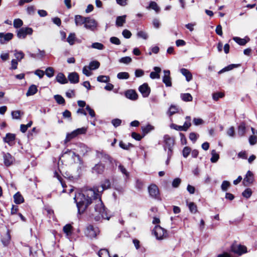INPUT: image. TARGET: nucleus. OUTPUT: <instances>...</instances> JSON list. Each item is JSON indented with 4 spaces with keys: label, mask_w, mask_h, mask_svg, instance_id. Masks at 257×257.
<instances>
[{
    "label": "nucleus",
    "mask_w": 257,
    "mask_h": 257,
    "mask_svg": "<svg viewBox=\"0 0 257 257\" xmlns=\"http://www.w3.org/2000/svg\"><path fill=\"white\" fill-rule=\"evenodd\" d=\"M86 17H84L81 15H77L75 16V23L77 26H81L86 22Z\"/></svg>",
    "instance_id": "obj_23"
},
{
    "label": "nucleus",
    "mask_w": 257,
    "mask_h": 257,
    "mask_svg": "<svg viewBox=\"0 0 257 257\" xmlns=\"http://www.w3.org/2000/svg\"><path fill=\"white\" fill-rule=\"evenodd\" d=\"M33 30L30 27H22L17 31V35L19 39H25L27 35H31Z\"/></svg>",
    "instance_id": "obj_5"
},
{
    "label": "nucleus",
    "mask_w": 257,
    "mask_h": 257,
    "mask_svg": "<svg viewBox=\"0 0 257 257\" xmlns=\"http://www.w3.org/2000/svg\"><path fill=\"white\" fill-rule=\"evenodd\" d=\"M199 135L194 132H191L189 134V138L193 143H195L199 137Z\"/></svg>",
    "instance_id": "obj_55"
},
{
    "label": "nucleus",
    "mask_w": 257,
    "mask_h": 257,
    "mask_svg": "<svg viewBox=\"0 0 257 257\" xmlns=\"http://www.w3.org/2000/svg\"><path fill=\"white\" fill-rule=\"evenodd\" d=\"M254 181L253 174V173L248 170L244 179H243V184L245 186H248L249 184H252Z\"/></svg>",
    "instance_id": "obj_15"
},
{
    "label": "nucleus",
    "mask_w": 257,
    "mask_h": 257,
    "mask_svg": "<svg viewBox=\"0 0 257 257\" xmlns=\"http://www.w3.org/2000/svg\"><path fill=\"white\" fill-rule=\"evenodd\" d=\"M170 126L171 128L176 131H184V128L182 125H179L175 123H171Z\"/></svg>",
    "instance_id": "obj_60"
},
{
    "label": "nucleus",
    "mask_w": 257,
    "mask_h": 257,
    "mask_svg": "<svg viewBox=\"0 0 257 257\" xmlns=\"http://www.w3.org/2000/svg\"><path fill=\"white\" fill-rule=\"evenodd\" d=\"M120 63L128 64L132 61V58L129 56H125L120 58L118 60Z\"/></svg>",
    "instance_id": "obj_51"
},
{
    "label": "nucleus",
    "mask_w": 257,
    "mask_h": 257,
    "mask_svg": "<svg viewBox=\"0 0 257 257\" xmlns=\"http://www.w3.org/2000/svg\"><path fill=\"white\" fill-rule=\"evenodd\" d=\"M122 35L125 39H129L132 36L131 32L127 29H124L122 31Z\"/></svg>",
    "instance_id": "obj_63"
},
{
    "label": "nucleus",
    "mask_w": 257,
    "mask_h": 257,
    "mask_svg": "<svg viewBox=\"0 0 257 257\" xmlns=\"http://www.w3.org/2000/svg\"><path fill=\"white\" fill-rule=\"evenodd\" d=\"M68 80L70 83L77 84L79 82V76L78 74L76 72H70L68 75Z\"/></svg>",
    "instance_id": "obj_18"
},
{
    "label": "nucleus",
    "mask_w": 257,
    "mask_h": 257,
    "mask_svg": "<svg viewBox=\"0 0 257 257\" xmlns=\"http://www.w3.org/2000/svg\"><path fill=\"white\" fill-rule=\"evenodd\" d=\"M131 136L133 139L138 141H141L142 139L144 137L143 135L141 136L139 134L136 132H133L132 133Z\"/></svg>",
    "instance_id": "obj_61"
},
{
    "label": "nucleus",
    "mask_w": 257,
    "mask_h": 257,
    "mask_svg": "<svg viewBox=\"0 0 257 257\" xmlns=\"http://www.w3.org/2000/svg\"><path fill=\"white\" fill-rule=\"evenodd\" d=\"M91 47L93 49L101 50H103L105 48L104 45L101 43L94 42L91 44Z\"/></svg>",
    "instance_id": "obj_45"
},
{
    "label": "nucleus",
    "mask_w": 257,
    "mask_h": 257,
    "mask_svg": "<svg viewBox=\"0 0 257 257\" xmlns=\"http://www.w3.org/2000/svg\"><path fill=\"white\" fill-rule=\"evenodd\" d=\"M252 192L250 188H247L245 189L242 193V195L243 197L248 199L252 195Z\"/></svg>",
    "instance_id": "obj_47"
},
{
    "label": "nucleus",
    "mask_w": 257,
    "mask_h": 257,
    "mask_svg": "<svg viewBox=\"0 0 257 257\" xmlns=\"http://www.w3.org/2000/svg\"><path fill=\"white\" fill-rule=\"evenodd\" d=\"M101 156L102 161L109 164V168L110 169H113L117 166V161L111 157L109 155L106 154L104 151H101L98 153Z\"/></svg>",
    "instance_id": "obj_2"
},
{
    "label": "nucleus",
    "mask_w": 257,
    "mask_h": 257,
    "mask_svg": "<svg viewBox=\"0 0 257 257\" xmlns=\"http://www.w3.org/2000/svg\"><path fill=\"white\" fill-rule=\"evenodd\" d=\"M54 69L52 67H49L46 68L45 70V74L48 77H52L54 76Z\"/></svg>",
    "instance_id": "obj_52"
},
{
    "label": "nucleus",
    "mask_w": 257,
    "mask_h": 257,
    "mask_svg": "<svg viewBox=\"0 0 257 257\" xmlns=\"http://www.w3.org/2000/svg\"><path fill=\"white\" fill-rule=\"evenodd\" d=\"M181 183V179L180 178H175L172 183V186L173 188H178Z\"/></svg>",
    "instance_id": "obj_56"
},
{
    "label": "nucleus",
    "mask_w": 257,
    "mask_h": 257,
    "mask_svg": "<svg viewBox=\"0 0 257 257\" xmlns=\"http://www.w3.org/2000/svg\"><path fill=\"white\" fill-rule=\"evenodd\" d=\"M124 96L126 98L132 100H136L138 98V95L136 90L134 89L126 90L124 92Z\"/></svg>",
    "instance_id": "obj_17"
},
{
    "label": "nucleus",
    "mask_w": 257,
    "mask_h": 257,
    "mask_svg": "<svg viewBox=\"0 0 257 257\" xmlns=\"http://www.w3.org/2000/svg\"><path fill=\"white\" fill-rule=\"evenodd\" d=\"M154 71L150 73V77L151 79H159L160 78V73L161 72V68L159 67L155 66L153 68Z\"/></svg>",
    "instance_id": "obj_21"
},
{
    "label": "nucleus",
    "mask_w": 257,
    "mask_h": 257,
    "mask_svg": "<svg viewBox=\"0 0 257 257\" xmlns=\"http://www.w3.org/2000/svg\"><path fill=\"white\" fill-rule=\"evenodd\" d=\"M163 72L164 73V75L162 79L163 82L165 84L166 87H171L172 86V81L170 77V70H164Z\"/></svg>",
    "instance_id": "obj_14"
},
{
    "label": "nucleus",
    "mask_w": 257,
    "mask_h": 257,
    "mask_svg": "<svg viewBox=\"0 0 257 257\" xmlns=\"http://www.w3.org/2000/svg\"><path fill=\"white\" fill-rule=\"evenodd\" d=\"M109 41L111 43L116 45H120L121 43L120 40L116 37H110Z\"/></svg>",
    "instance_id": "obj_58"
},
{
    "label": "nucleus",
    "mask_w": 257,
    "mask_h": 257,
    "mask_svg": "<svg viewBox=\"0 0 257 257\" xmlns=\"http://www.w3.org/2000/svg\"><path fill=\"white\" fill-rule=\"evenodd\" d=\"M187 203L190 211L192 213H196L197 211V207L196 205L193 202H190L189 203L187 202Z\"/></svg>",
    "instance_id": "obj_41"
},
{
    "label": "nucleus",
    "mask_w": 257,
    "mask_h": 257,
    "mask_svg": "<svg viewBox=\"0 0 257 257\" xmlns=\"http://www.w3.org/2000/svg\"><path fill=\"white\" fill-rule=\"evenodd\" d=\"M164 142L165 145L164 149L166 151L167 148H173L174 145V140L168 135H165L164 136Z\"/></svg>",
    "instance_id": "obj_13"
},
{
    "label": "nucleus",
    "mask_w": 257,
    "mask_h": 257,
    "mask_svg": "<svg viewBox=\"0 0 257 257\" xmlns=\"http://www.w3.org/2000/svg\"><path fill=\"white\" fill-rule=\"evenodd\" d=\"M211 154V158L210 159V161L213 163H216L219 158V155L216 153L215 150H212Z\"/></svg>",
    "instance_id": "obj_38"
},
{
    "label": "nucleus",
    "mask_w": 257,
    "mask_h": 257,
    "mask_svg": "<svg viewBox=\"0 0 257 257\" xmlns=\"http://www.w3.org/2000/svg\"><path fill=\"white\" fill-rule=\"evenodd\" d=\"M153 233L158 240H162L167 237L168 233L167 230L159 225H156L153 230Z\"/></svg>",
    "instance_id": "obj_3"
},
{
    "label": "nucleus",
    "mask_w": 257,
    "mask_h": 257,
    "mask_svg": "<svg viewBox=\"0 0 257 257\" xmlns=\"http://www.w3.org/2000/svg\"><path fill=\"white\" fill-rule=\"evenodd\" d=\"M11 239V236L9 231H8L7 233V236L5 238H2L1 240L5 246H7L9 245Z\"/></svg>",
    "instance_id": "obj_46"
},
{
    "label": "nucleus",
    "mask_w": 257,
    "mask_h": 257,
    "mask_svg": "<svg viewBox=\"0 0 257 257\" xmlns=\"http://www.w3.org/2000/svg\"><path fill=\"white\" fill-rule=\"evenodd\" d=\"M126 15L118 16L116 17L115 25L117 27H122L126 22Z\"/></svg>",
    "instance_id": "obj_26"
},
{
    "label": "nucleus",
    "mask_w": 257,
    "mask_h": 257,
    "mask_svg": "<svg viewBox=\"0 0 257 257\" xmlns=\"http://www.w3.org/2000/svg\"><path fill=\"white\" fill-rule=\"evenodd\" d=\"M230 182L228 181L224 180L222 182L221 184V189L223 191L225 192L228 190V188L230 187Z\"/></svg>",
    "instance_id": "obj_53"
},
{
    "label": "nucleus",
    "mask_w": 257,
    "mask_h": 257,
    "mask_svg": "<svg viewBox=\"0 0 257 257\" xmlns=\"http://www.w3.org/2000/svg\"><path fill=\"white\" fill-rule=\"evenodd\" d=\"M230 249L231 251L240 255L247 252V248L246 246L241 244H238L236 242H234L231 244Z\"/></svg>",
    "instance_id": "obj_7"
},
{
    "label": "nucleus",
    "mask_w": 257,
    "mask_h": 257,
    "mask_svg": "<svg viewBox=\"0 0 257 257\" xmlns=\"http://www.w3.org/2000/svg\"><path fill=\"white\" fill-rule=\"evenodd\" d=\"M98 255L99 257H111L108 250L105 248L100 249Z\"/></svg>",
    "instance_id": "obj_40"
},
{
    "label": "nucleus",
    "mask_w": 257,
    "mask_h": 257,
    "mask_svg": "<svg viewBox=\"0 0 257 257\" xmlns=\"http://www.w3.org/2000/svg\"><path fill=\"white\" fill-rule=\"evenodd\" d=\"M137 36L138 38H142L144 40H147L149 38L148 33L143 31H138L137 33Z\"/></svg>",
    "instance_id": "obj_43"
},
{
    "label": "nucleus",
    "mask_w": 257,
    "mask_h": 257,
    "mask_svg": "<svg viewBox=\"0 0 257 257\" xmlns=\"http://www.w3.org/2000/svg\"><path fill=\"white\" fill-rule=\"evenodd\" d=\"M87 131V128L82 127L77 128L70 133H67L65 139V143H67L70 141L72 139L76 137L79 135L85 134Z\"/></svg>",
    "instance_id": "obj_4"
},
{
    "label": "nucleus",
    "mask_w": 257,
    "mask_h": 257,
    "mask_svg": "<svg viewBox=\"0 0 257 257\" xmlns=\"http://www.w3.org/2000/svg\"><path fill=\"white\" fill-rule=\"evenodd\" d=\"M148 9H153L157 13H159L160 11V8L158 6L157 4L155 2L151 1L149 3V6L147 7Z\"/></svg>",
    "instance_id": "obj_32"
},
{
    "label": "nucleus",
    "mask_w": 257,
    "mask_h": 257,
    "mask_svg": "<svg viewBox=\"0 0 257 257\" xmlns=\"http://www.w3.org/2000/svg\"><path fill=\"white\" fill-rule=\"evenodd\" d=\"M84 27L86 29L93 31L97 27V22L95 20L92 19L90 17H86V22H85Z\"/></svg>",
    "instance_id": "obj_11"
},
{
    "label": "nucleus",
    "mask_w": 257,
    "mask_h": 257,
    "mask_svg": "<svg viewBox=\"0 0 257 257\" xmlns=\"http://www.w3.org/2000/svg\"><path fill=\"white\" fill-rule=\"evenodd\" d=\"M97 80L100 82L108 83L110 81L108 76L99 75L97 77Z\"/></svg>",
    "instance_id": "obj_44"
},
{
    "label": "nucleus",
    "mask_w": 257,
    "mask_h": 257,
    "mask_svg": "<svg viewBox=\"0 0 257 257\" xmlns=\"http://www.w3.org/2000/svg\"><path fill=\"white\" fill-rule=\"evenodd\" d=\"M105 168V166L104 164L101 162H99L92 168L91 172L97 175H101L103 173Z\"/></svg>",
    "instance_id": "obj_10"
},
{
    "label": "nucleus",
    "mask_w": 257,
    "mask_h": 257,
    "mask_svg": "<svg viewBox=\"0 0 257 257\" xmlns=\"http://www.w3.org/2000/svg\"><path fill=\"white\" fill-rule=\"evenodd\" d=\"M139 91L144 97H147L151 93V88L147 83H144L139 86Z\"/></svg>",
    "instance_id": "obj_9"
},
{
    "label": "nucleus",
    "mask_w": 257,
    "mask_h": 257,
    "mask_svg": "<svg viewBox=\"0 0 257 257\" xmlns=\"http://www.w3.org/2000/svg\"><path fill=\"white\" fill-rule=\"evenodd\" d=\"M180 72L184 75L187 81L189 82L192 79V75L191 73L186 68H181L180 69Z\"/></svg>",
    "instance_id": "obj_24"
},
{
    "label": "nucleus",
    "mask_w": 257,
    "mask_h": 257,
    "mask_svg": "<svg viewBox=\"0 0 257 257\" xmlns=\"http://www.w3.org/2000/svg\"><path fill=\"white\" fill-rule=\"evenodd\" d=\"M38 91L37 87L36 85L32 84L29 87L26 93L27 96H30L35 94Z\"/></svg>",
    "instance_id": "obj_27"
},
{
    "label": "nucleus",
    "mask_w": 257,
    "mask_h": 257,
    "mask_svg": "<svg viewBox=\"0 0 257 257\" xmlns=\"http://www.w3.org/2000/svg\"><path fill=\"white\" fill-rule=\"evenodd\" d=\"M240 66L239 64H231L227 65V66L224 67L223 69L220 70L219 72V74L222 73L226 71H228L230 70H232L234 68H237Z\"/></svg>",
    "instance_id": "obj_28"
},
{
    "label": "nucleus",
    "mask_w": 257,
    "mask_h": 257,
    "mask_svg": "<svg viewBox=\"0 0 257 257\" xmlns=\"http://www.w3.org/2000/svg\"><path fill=\"white\" fill-rule=\"evenodd\" d=\"M148 192L150 196L153 198L159 199V191L158 186L155 184H151L148 187Z\"/></svg>",
    "instance_id": "obj_8"
},
{
    "label": "nucleus",
    "mask_w": 257,
    "mask_h": 257,
    "mask_svg": "<svg viewBox=\"0 0 257 257\" xmlns=\"http://www.w3.org/2000/svg\"><path fill=\"white\" fill-rule=\"evenodd\" d=\"M143 135L145 137L147 134L154 130V126L150 124H148L146 126H143L141 127Z\"/></svg>",
    "instance_id": "obj_30"
},
{
    "label": "nucleus",
    "mask_w": 257,
    "mask_h": 257,
    "mask_svg": "<svg viewBox=\"0 0 257 257\" xmlns=\"http://www.w3.org/2000/svg\"><path fill=\"white\" fill-rule=\"evenodd\" d=\"M130 77V74L126 72H120L117 73V78L118 79H127Z\"/></svg>",
    "instance_id": "obj_42"
},
{
    "label": "nucleus",
    "mask_w": 257,
    "mask_h": 257,
    "mask_svg": "<svg viewBox=\"0 0 257 257\" xmlns=\"http://www.w3.org/2000/svg\"><path fill=\"white\" fill-rule=\"evenodd\" d=\"M121 120L119 118H114L111 120V123L115 127L119 126L121 124Z\"/></svg>",
    "instance_id": "obj_62"
},
{
    "label": "nucleus",
    "mask_w": 257,
    "mask_h": 257,
    "mask_svg": "<svg viewBox=\"0 0 257 257\" xmlns=\"http://www.w3.org/2000/svg\"><path fill=\"white\" fill-rule=\"evenodd\" d=\"M14 37V34L12 33H0V43L5 44L11 40Z\"/></svg>",
    "instance_id": "obj_12"
},
{
    "label": "nucleus",
    "mask_w": 257,
    "mask_h": 257,
    "mask_svg": "<svg viewBox=\"0 0 257 257\" xmlns=\"http://www.w3.org/2000/svg\"><path fill=\"white\" fill-rule=\"evenodd\" d=\"M245 123L242 122L238 126V134L239 135L242 136L244 135L245 132Z\"/></svg>",
    "instance_id": "obj_50"
},
{
    "label": "nucleus",
    "mask_w": 257,
    "mask_h": 257,
    "mask_svg": "<svg viewBox=\"0 0 257 257\" xmlns=\"http://www.w3.org/2000/svg\"><path fill=\"white\" fill-rule=\"evenodd\" d=\"M232 39L240 46H245L246 44L250 41V39L248 36L245 37L244 38H241L239 37H233Z\"/></svg>",
    "instance_id": "obj_20"
},
{
    "label": "nucleus",
    "mask_w": 257,
    "mask_h": 257,
    "mask_svg": "<svg viewBox=\"0 0 257 257\" xmlns=\"http://www.w3.org/2000/svg\"><path fill=\"white\" fill-rule=\"evenodd\" d=\"M181 98L185 102L191 101L193 99L192 95L189 93L181 94Z\"/></svg>",
    "instance_id": "obj_37"
},
{
    "label": "nucleus",
    "mask_w": 257,
    "mask_h": 257,
    "mask_svg": "<svg viewBox=\"0 0 257 257\" xmlns=\"http://www.w3.org/2000/svg\"><path fill=\"white\" fill-rule=\"evenodd\" d=\"M72 228L71 224H67L63 227V230L67 235H71L72 233Z\"/></svg>",
    "instance_id": "obj_35"
},
{
    "label": "nucleus",
    "mask_w": 257,
    "mask_h": 257,
    "mask_svg": "<svg viewBox=\"0 0 257 257\" xmlns=\"http://www.w3.org/2000/svg\"><path fill=\"white\" fill-rule=\"evenodd\" d=\"M56 80L61 84H66L68 82L64 74L62 72L58 73L56 77Z\"/></svg>",
    "instance_id": "obj_22"
},
{
    "label": "nucleus",
    "mask_w": 257,
    "mask_h": 257,
    "mask_svg": "<svg viewBox=\"0 0 257 257\" xmlns=\"http://www.w3.org/2000/svg\"><path fill=\"white\" fill-rule=\"evenodd\" d=\"M77 147L78 151L81 155H84L88 152V147L83 143H78Z\"/></svg>",
    "instance_id": "obj_29"
},
{
    "label": "nucleus",
    "mask_w": 257,
    "mask_h": 257,
    "mask_svg": "<svg viewBox=\"0 0 257 257\" xmlns=\"http://www.w3.org/2000/svg\"><path fill=\"white\" fill-rule=\"evenodd\" d=\"M99 232V229L97 227H94V226L91 225H88L85 231V234L86 236L92 239L95 238Z\"/></svg>",
    "instance_id": "obj_6"
},
{
    "label": "nucleus",
    "mask_w": 257,
    "mask_h": 257,
    "mask_svg": "<svg viewBox=\"0 0 257 257\" xmlns=\"http://www.w3.org/2000/svg\"><path fill=\"white\" fill-rule=\"evenodd\" d=\"M21 114V111L20 110L13 111L11 113L13 118L16 119H20Z\"/></svg>",
    "instance_id": "obj_57"
},
{
    "label": "nucleus",
    "mask_w": 257,
    "mask_h": 257,
    "mask_svg": "<svg viewBox=\"0 0 257 257\" xmlns=\"http://www.w3.org/2000/svg\"><path fill=\"white\" fill-rule=\"evenodd\" d=\"M85 109L88 111L91 117H94L95 116L96 114L94 110L89 105H86Z\"/></svg>",
    "instance_id": "obj_59"
},
{
    "label": "nucleus",
    "mask_w": 257,
    "mask_h": 257,
    "mask_svg": "<svg viewBox=\"0 0 257 257\" xmlns=\"http://www.w3.org/2000/svg\"><path fill=\"white\" fill-rule=\"evenodd\" d=\"M75 41H77V38L75 36V34L74 33H70L67 38L66 41L70 45H73Z\"/></svg>",
    "instance_id": "obj_31"
},
{
    "label": "nucleus",
    "mask_w": 257,
    "mask_h": 257,
    "mask_svg": "<svg viewBox=\"0 0 257 257\" xmlns=\"http://www.w3.org/2000/svg\"><path fill=\"white\" fill-rule=\"evenodd\" d=\"M111 183L108 179H105L103 181L101 182V187L102 190L100 192H102L104 190L109 189L110 187Z\"/></svg>",
    "instance_id": "obj_33"
},
{
    "label": "nucleus",
    "mask_w": 257,
    "mask_h": 257,
    "mask_svg": "<svg viewBox=\"0 0 257 257\" xmlns=\"http://www.w3.org/2000/svg\"><path fill=\"white\" fill-rule=\"evenodd\" d=\"M16 139V136L15 134H12L10 133H8L6 134V137L3 138V141L7 143L9 146H11L13 144V142H14Z\"/></svg>",
    "instance_id": "obj_19"
},
{
    "label": "nucleus",
    "mask_w": 257,
    "mask_h": 257,
    "mask_svg": "<svg viewBox=\"0 0 257 257\" xmlns=\"http://www.w3.org/2000/svg\"><path fill=\"white\" fill-rule=\"evenodd\" d=\"M54 98L58 104L62 105H64L65 104V100L61 95H55L54 96Z\"/></svg>",
    "instance_id": "obj_34"
},
{
    "label": "nucleus",
    "mask_w": 257,
    "mask_h": 257,
    "mask_svg": "<svg viewBox=\"0 0 257 257\" xmlns=\"http://www.w3.org/2000/svg\"><path fill=\"white\" fill-rule=\"evenodd\" d=\"M224 93L221 92H217L212 93V98L215 101H217L219 98L223 97Z\"/></svg>",
    "instance_id": "obj_54"
},
{
    "label": "nucleus",
    "mask_w": 257,
    "mask_h": 257,
    "mask_svg": "<svg viewBox=\"0 0 257 257\" xmlns=\"http://www.w3.org/2000/svg\"><path fill=\"white\" fill-rule=\"evenodd\" d=\"M23 25V21L20 19H15L13 22V25L14 27L18 29V28H21V27Z\"/></svg>",
    "instance_id": "obj_49"
},
{
    "label": "nucleus",
    "mask_w": 257,
    "mask_h": 257,
    "mask_svg": "<svg viewBox=\"0 0 257 257\" xmlns=\"http://www.w3.org/2000/svg\"><path fill=\"white\" fill-rule=\"evenodd\" d=\"M191 152V149L190 147L186 146L182 150V155L185 158H187L190 155Z\"/></svg>",
    "instance_id": "obj_48"
},
{
    "label": "nucleus",
    "mask_w": 257,
    "mask_h": 257,
    "mask_svg": "<svg viewBox=\"0 0 257 257\" xmlns=\"http://www.w3.org/2000/svg\"><path fill=\"white\" fill-rule=\"evenodd\" d=\"M3 154L5 165L7 167L10 166L14 161V158L9 153L3 152Z\"/></svg>",
    "instance_id": "obj_16"
},
{
    "label": "nucleus",
    "mask_w": 257,
    "mask_h": 257,
    "mask_svg": "<svg viewBox=\"0 0 257 257\" xmlns=\"http://www.w3.org/2000/svg\"><path fill=\"white\" fill-rule=\"evenodd\" d=\"M98 188L89 189L84 192L75 194L74 200L77 208L78 215L86 211L87 215L95 221L101 219L109 220L107 209L103 203Z\"/></svg>",
    "instance_id": "obj_1"
},
{
    "label": "nucleus",
    "mask_w": 257,
    "mask_h": 257,
    "mask_svg": "<svg viewBox=\"0 0 257 257\" xmlns=\"http://www.w3.org/2000/svg\"><path fill=\"white\" fill-rule=\"evenodd\" d=\"M100 66V63L97 60L92 61L89 63V68L90 70H94L98 69Z\"/></svg>",
    "instance_id": "obj_36"
},
{
    "label": "nucleus",
    "mask_w": 257,
    "mask_h": 257,
    "mask_svg": "<svg viewBox=\"0 0 257 257\" xmlns=\"http://www.w3.org/2000/svg\"><path fill=\"white\" fill-rule=\"evenodd\" d=\"M14 56L16 58V60L20 62L21 60L24 58L25 54L22 51H18L16 50L15 51Z\"/></svg>",
    "instance_id": "obj_39"
},
{
    "label": "nucleus",
    "mask_w": 257,
    "mask_h": 257,
    "mask_svg": "<svg viewBox=\"0 0 257 257\" xmlns=\"http://www.w3.org/2000/svg\"><path fill=\"white\" fill-rule=\"evenodd\" d=\"M27 13L29 15H33L35 12V8L34 6L28 7L27 9Z\"/></svg>",
    "instance_id": "obj_64"
},
{
    "label": "nucleus",
    "mask_w": 257,
    "mask_h": 257,
    "mask_svg": "<svg viewBox=\"0 0 257 257\" xmlns=\"http://www.w3.org/2000/svg\"><path fill=\"white\" fill-rule=\"evenodd\" d=\"M14 199L16 204H20L24 202V198L20 192H17L14 195Z\"/></svg>",
    "instance_id": "obj_25"
}]
</instances>
